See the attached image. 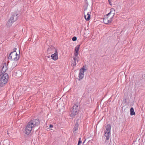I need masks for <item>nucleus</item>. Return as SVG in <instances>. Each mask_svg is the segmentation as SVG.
<instances>
[{
	"label": "nucleus",
	"instance_id": "nucleus-25",
	"mask_svg": "<svg viewBox=\"0 0 145 145\" xmlns=\"http://www.w3.org/2000/svg\"><path fill=\"white\" fill-rule=\"evenodd\" d=\"M73 64V65L74 66H75L76 65V62H75L74 61V63H72Z\"/></svg>",
	"mask_w": 145,
	"mask_h": 145
},
{
	"label": "nucleus",
	"instance_id": "nucleus-9",
	"mask_svg": "<svg viewBox=\"0 0 145 145\" xmlns=\"http://www.w3.org/2000/svg\"><path fill=\"white\" fill-rule=\"evenodd\" d=\"M51 57H52V59L54 60H56L57 59L58 55L57 50H55V53L54 54H52L51 55Z\"/></svg>",
	"mask_w": 145,
	"mask_h": 145
},
{
	"label": "nucleus",
	"instance_id": "nucleus-8",
	"mask_svg": "<svg viewBox=\"0 0 145 145\" xmlns=\"http://www.w3.org/2000/svg\"><path fill=\"white\" fill-rule=\"evenodd\" d=\"M55 50L57 49H55L54 46H50L47 50V53L49 54L52 53L54 50L55 51Z\"/></svg>",
	"mask_w": 145,
	"mask_h": 145
},
{
	"label": "nucleus",
	"instance_id": "nucleus-1",
	"mask_svg": "<svg viewBox=\"0 0 145 145\" xmlns=\"http://www.w3.org/2000/svg\"><path fill=\"white\" fill-rule=\"evenodd\" d=\"M18 14L16 13H14L12 15L7 24V27H10L12 23L17 20L18 19Z\"/></svg>",
	"mask_w": 145,
	"mask_h": 145
},
{
	"label": "nucleus",
	"instance_id": "nucleus-22",
	"mask_svg": "<svg viewBox=\"0 0 145 145\" xmlns=\"http://www.w3.org/2000/svg\"><path fill=\"white\" fill-rule=\"evenodd\" d=\"M72 40L73 41H76L77 40V38L76 37L74 36L72 38Z\"/></svg>",
	"mask_w": 145,
	"mask_h": 145
},
{
	"label": "nucleus",
	"instance_id": "nucleus-19",
	"mask_svg": "<svg viewBox=\"0 0 145 145\" xmlns=\"http://www.w3.org/2000/svg\"><path fill=\"white\" fill-rule=\"evenodd\" d=\"M76 109V111H79V109L78 107V105H76V104H75L72 107Z\"/></svg>",
	"mask_w": 145,
	"mask_h": 145
},
{
	"label": "nucleus",
	"instance_id": "nucleus-6",
	"mask_svg": "<svg viewBox=\"0 0 145 145\" xmlns=\"http://www.w3.org/2000/svg\"><path fill=\"white\" fill-rule=\"evenodd\" d=\"M112 21V19H110L109 16H107V15H105L103 18L104 23L106 24H108L111 23Z\"/></svg>",
	"mask_w": 145,
	"mask_h": 145
},
{
	"label": "nucleus",
	"instance_id": "nucleus-17",
	"mask_svg": "<svg viewBox=\"0 0 145 145\" xmlns=\"http://www.w3.org/2000/svg\"><path fill=\"white\" fill-rule=\"evenodd\" d=\"M78 123H76L74 126V127L73 128V129L74 131H76L78 130Z\"/></svg>",
	"mask_w": 145,
	"mask_h": 145
},
{
	"label": "nucleus",
	"instance_id": "nucleus-3",
	"mask_svg": "<svg viewBox=\"0 0 145 145\" xmlns=\"http://www.w3.org/2000/svg\"><path fill=\"white\" fill-rule=\"evenodd\" d=\"M19 55L17 54L16 52H11L8 57V59L10 60L17 61L19 58Z\"/></svg>",
	"mask_w": 145,
	"mask_h": 145
},
{
	"label": "nucleus",
	"instance_id": "nucleus-2",
	"mask_svg": "<svg viewBox=\"0 0 145 145\" xmlns=\"http://www.w3.org/2000/svg\"><path fill=\"white\" fill-rule=\"evenodd\" d=\"M8 76L7 74L5 73L0 79V86H3L7 82Z\"/></svg>",
	"mask_w": 145,
	"mask_h": 145
},
{
	"label": "nucleus",
	"instance_id": "nucleus-11",
	"mask_svg": "<svg viewBox=\"0 0 145 145\" xmlns=\"http://www.w3.org/2000/svg\"><path fill=\"white\" fill-rule=\"evenodd\" d=\"M87 69V65H84L80 69L79 73L84 74L85 71H86Z\"/></svg>",
	"mask_w": 145,
	"mask_h": 145
},
{
	"label": "nucleus",
	"instance_id": "nucleus-4",
	"mask_svg": "<svg viewBox=\"0 0 145 145\" xmlns=\"http://www.w3.org/2000/svg\"><path fill=\"white\" fill-rule=\"evenodd\" d=\"M28 123L29 126H31L33 128L36 126H38L40 124V121L39 119H36L31 120Z\"/></svg>",
	"mask_w": 145,
	"mask_h": 145
},
{
	"label": "nucleus",
	"instance_id": "nucleus-30",
	"mask_svg": "<svg viewBox=\"0 0 145 145\" xmlns=\"http://www.w3.org/2000/svg\"><path fill=\"white\" fill-rule=\"evenodd\" d=\"M111 0H108V2H111Z\"/></svg>",
	"mask_w": 145,
	"mask_h": 145
},
{
	"label": "nucleus",
	"instance_id": "nucleus-20",
	"mask_svg": "<svg viewBox=\"0 0 145 145\" xmlns=\"http://www.w3.org/2000/svg\"><path fill=\"white\" fill-rule=\"evenodd\" d=\"M80 45H77L75 48V52H78L79 50V48Z\"/></svg>",
	"mask_w": 145,
	"mask_h": 145
},
{
	"label": "nucleus",
	"instance_id": "nucleus-14",
	"mask_svg": "<svg viewBox=\"0 0 145 145\" xmlns=\"http://www.w3.org/2000/svg\"><path fill=\"white\" fill-rule=\"evenodd\" d=\"M87 15L88 16V17L87 18H86V15H84V18L85 19L87 20L88 21L90 19V15L89 14V12H88L87 13Z\"/></svg>",
	"mask_w": 145,
	"mask_h": 145
},
{
	"label": "nucleus",
	"instance_id": "nucleus-13",
	"mask_svg": "<svg viewBox=\"0 0 145 145\" xmlns=\"http://www.w3.org/2000/svg\"><path fill=\"white\" fill-rule=\"evenodd\" d=\"M7 69V67L6 63L3 64V67L2 69V71L3 72H5Z\"/></svg>",
	"mask_w": 145,
	"mask_h": 145
},
{
	"label": "nucleus",
	"instance_id": "nucleus-24",
	"mask_svg": "<svg viewBox=\"0 0 145 145\" xmlns=\"http://www.w3.org/2000/svg\"><path fill=\"white\" fill-rule=\"evenodd\" d=\"M78 52H75L74 54V55L75 56V57H77V56L78 55Z\"/></svg>",
	"mask_w": 145,
	"mask_h": 145
},
{
	"label": "nucleus",
	"instance_id": "nucleus-12",
	"mask_svg": "<svg viewBox=\"0 0 145 145\" xmlns=\"http://www.w3.org/2000/svg\"><path fill=\"white\" fill-rule=\"evenodd\" d=\"M106 131H105V134H106V133H110L111 128V125L108 124L106 126Z\"/></svg>",
	"mask_w": 145,
	"mask_h": 145
},
{
	"label": "nucleus",
	"instance_id": "nucleus-18",
	"mask_svg": "<svg viewBox=\"0 0 145 145\" xmlns=\"http://www.w3.org/2000/svg\"><path fill=\"white\" fill-rule=\"evenodd\" d=\"M110 133H106V134H105V136L106 137V140H108L109 138V135Z\"/></svg>",
	"mask_w": 145,
	"mask_h": 145
},
{
	"label": "nucleus",
	"instance_id": "nucleus-27",
	"mask_svg": "<svg viewBox=\"0 0 145 145\" xmlns=\"http://www.w3.org/2000/svg\"><path fill=\"white\" fill-rule=\"evenodd\" d=\"M17 49L16 48H14L13 50V51H14V52H16V50Z\"/></svg>",
	"mask_w": 145,
	"mask_h": 145
},
{
	"label": "nucleus",
	"instance_id": "nucleus-15",
	"mask_svg": "<svg viewBox=\"0 0 145 145\" xmlns=\"http://www.w3.org/2000/svg\"><path fill=\"white\" fill-rule=\"evenodd\" d=\"M130 115L131 116H132L133 115H135V114L134 112V108L133 107H131L130 108Z\"/></svg>",
	"mask_w": 145,
	"mask_h": 145
},
{
	"label": "nucleus",
	"instance_id": "nucleus-28",
	"mask_svg": "<svg viewBox=\"0 0 145 145\" xmlns=\"http://www.w3.org/2000/svg\"><path fill=\"white\" fill-rule=\"evenodd\" d=\"M109 4L110 5H111L112 4H111V2H109Z\"/></svg>",
	"mask_w": 145,
	"mask_h": 145
},
{
	"label": "nucleus",
	"instance_id": "nucleus-31",
	"mask_svg": "<svg viewBox=\"0 0 145 145\" xmlns=\"http://www.w3.org/2000/svg\"><path fill=\"white\" fill-rule=\"evenodd\" d=\"M48 58H50V56H47Z\"/></svg>",
	"mask_w": 145,
	"mask_h": 145
},
{
	"label": "nucleus",
	"instance_id": "nucleus-16",
	"mask_svg": "<svg viewBox=\"0 0 145 145\" xmlns=\"http://www.w3.org/2000/svg\"><path fill=\"white\" fill-rule=\"evenodd\" d=\"M84 76V74H82V73H79L78 75V77L80 79H82L83 78Z\"/></svg>",
	"mask_w": 145,
	"mask_h": 145
},
{
	"label": "nucleus",
	"instance_id": "nucleus-33",
	"mask_svg": "<svg viewBox=\"0 0 145 145\" xmlns=\"http://www.w3.org/2000/svg\"><path fill=\"white\" fill-rule=\"evenodd\" d=\"M85 142V141H84V142H83V143H84V142Z\"/></svg>",
	"mask_w": 145,
	"mask_h": 145
},
{
	"label": "nucleus",
	"instance_id": "nucleus-7",
	"mask_svg": "<svg viewBox=\"0 0 145 145\" xmlns=\"http://www.w3.org/2000/svg\"><path fill=\"white\" fill-rule=\"evenodd\" d=\"M115 11V10L113 8H111L110 9V12L106 15H107V16H109L110 19H112L114 15Z\"/></svg>",
	"mask_w": 145,
	"mask_h": 145
},
{
	"label": "nucleus",
	"instance_id": "nucleus-23",
	"mask_svg": "<svg viewBox=\"0 0 145 145\" xmlns=\"http://www.w3.org/2000/svg\"><path fill=\"white\" fill-rule=\"evenodd\" d=\"M81 138H79V140L78 142V145H79L82 143V141L81 140Z\"/></svg>",
	"mask_w": 145,
	"mask_h": 145
},
{
	"label": "nucleus",
	"instance_id": "nucleus-32",
	"mask_svg": "<svg viewBox=\"0 0 145 145\" xmlns=\"http://www.w3.org/2000/svg\"><path fill=\"white\" fill-rule=\"evenodd\" d=\"M20 50H19V53L20 54Z\"/></svg>",
	"mask_w": 145,
	"mask_h": 145
},
{
	"label": "nucleus",
	"instance_id": "nucleus-10",
	"mask_svg": "<svg viewBox=\"0 0 145 145\" xmlns=\"http://www.w3.org/2000/svg\"><path fill=\"white\" fill-rule=\"evenodd\" d=\"M72 110L71 111L70 116L71 117H73L78 114V111H76V109L74 108L73 107H72Z\"/></svg>",
	"mask_w": 145,
	"mask_h": 145
},
{
	"label": "nucleus",
	"instance_id": "nucleus-26",
	"mask_svg": "<svg viewBox=\"0 0 145 145\" xmlns=\"http://www.w3.org/2000/svg\"><path fill=\"white\" fill-rule=\"evenodd\" d=\"M53 125H52V124H50V128H51L52 127H53Z\"/></svg>",
	"mask_w": 145,
	"mask_h": 145
},
{
	"label": "nucleus",
	"instance_id": "nucleus-5",
	"mask_svg": "<svg viewBox=\"0 0 145 145\" xmlns=\"http://www.w3.org/2000/svg\"><path fill=\"white\" fill-rule=\"evenodd\" d=\"M29 125L27 123L25 129V133L27 135H29L30 133L33 128L32 127Z\"/></svg>",
	"mask_w": 145,
	"mask_h": 145
},
{
	"label": "nucleus",
	"instance_id": "nucleus-29",
	"mask_svg": "<svg viewBox=\"0 0 145 145\" xmlns=\"http://www.w3.org/2000/svg\"><path fill=\"white\" fill-rule=\"evenodd\" d=\"M87 7H86V8L85 9H84V10H87Z\"/></svg>",
	"mask_w": 145,
	"mask_h": 145
},
{
	"label": "nucleus",
	"instance_id": "nucleus-21",
	"mask_svg": "<svg viewBox=\"0 0 145 145\" xmlns=\"http://www.w3.org/2000/svg\"><path fill=\"white\" fill-rule=\"evenodd\" d=\"M78 57H74L73 58L74 60V61L76 62V61L78 62Z\"/></svg>",
	"mask_w": 145,
	"mask_h": 145
}]
</instances>
